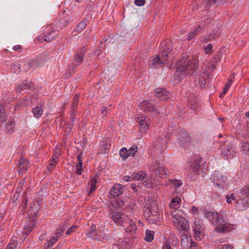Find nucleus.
<instances>
[{"label":"nucleus","instance_id":"5fc2aeb1","mask_svg":"<svg viewBox=\"0 0 249 249\" xmlns=\"http://www.w3.org/2000/svg\"><path fill=\"white\" fill-rule=\"evenodd\" d=\"M57 240V238L53 237L50 241L48 242V244L46 246V249H48L51 246H53Z\"/></svg>","mask_w":249,"mask_h":249},{"label":"nucleus","instance_id":"e2e57ef3","mask_svg":"<svg viewBox=\"0 0 249 249\" xmlns=\"http://www.w3.org/2000/svg\"><path fill=\"white\" fill-rule=\"evenodd\" d=\"M18 64L17 63H14L11 66V69L14 71L15 72H19L18 69Z\"/></svg>","mask_w":249,"mask_h":249},{"label":"nucleus","instance_id":"c03bdc74","mask_svg":"<svg viewBox=\"0 0 249 249\" xmlns=\"http://www.w3.org/2000/svg\"><path fill=\"white\" fill-rule=\"evenodd\" d=\"M172 50L170 47H164L162 52L160 53V55L162 57L165 55V58L167 59L168 54L171 52Z\"/></svg>","mask_w":249,"mask_h":249},{"label":"nucleus","instance_id":"c9c22d12","mask_svg":"<svg viewBox=\"0 0 249 249\" xmlns=\"http://www.w3.org/2000/svg\"><path fill=\"white\" fill-rule=\"evenodd\" d=\"M97 179L95 178H92L90 180V188L89 193V195L93 193L96 189V184L97 183Z\"/></svg>","mask_w":249,"mask_h":249},{"label":"nucleus","instance_id":"f257e3e1","mask_svg":"<svg viewBox=\"0 0 249 249\" xmlns=\"http://www.w3.org/2000/svg\"><path fill=\"white\" fill-rule=\"evenodd\" d=\"M198 66V56L196 54L192 57V58L188 60V57L186 55L180 58L176 63V75L179 76L181 75L180 79L182 77L181 73L184 74H188L190 70L193 72L197 70Z\"/></svg>","mask_w":249,"mask_h":249},{"label":"nucleus","instance_id":"774afa93","mask_svg":"<svg viewBox=\"0 0 249 249\" xmlns=\"http://www.w3.org/2000/svg\"><path fill=\"white\" fill-rule=\"evenodd\" d=\"M19 196V195L18 193H15V194L12 196V202L13 203L16 202V201L17 200V199H18Z\"/></svg>","mask_w":249,"mask_h":249},{"label":"nucleus","instance_id":"ea45409f","mask_svg":"<svg viewBox=\"0 0 249 249\" xmlns=\"http://www.w3.org/2000/svg\"><path fill=\"white\" fill-rule=\"evenodd\" d=\"M217 214L218 213H215L214 212L206 211L205 213V216L213 221V219L216 218V216H217Z\"/></svg>","mask_w":249,"mask_h":249},{"label":"nucleus","instance_id":"e433bc0d","mask_svg":"<svg viewBox=\"0 0 249 249\" xmlns=\"http://www.w3.org/2000/svg\"><path fill=\"white\" fill-rule=\"evenodd\" d=\"M75 111H71V115L70 118V121L69 122L68 125L70 128H72L74 125V122L76 119V117L75 115Z\"/></svg>","mask_w":249,"mask_h":249},{"label":"nucleus","instance_id":"49530a36","mask_svg":"<svg viewBox=\"0 0 249 249\" xmlns=\"http://www.w3.org/2000/svg\"><path fill=\"white\" fill-rule=\"evenodd\" d=\"M244 140L246 142H244V144L243 145V150L249 155V142H248V140L246 138Z\"/></svg>","mask_w":249,"mask_h":249},{"label":"nucleus","instance_id":"6e6d98bb","mask_svg":"<svg viewBox=\"0 0 249 249\" xmlns=\"http://www.w3.org/2000/svg\"><path fill=\"white\" fill-rule=\"evenodd\" d=\"M86 24L85 22L81 21L78 24V25L76 29L77 31L81 30L82 29H83V28H84L86 27Z\"/></svg>","mask_w":249,"mask_h":249},{"label":"nucleus","instance_id":"6e6552de","mask_svg":"<svg viewBox=\"0 0 249 249\" xmlns=\"http://www.w3.org/2000/svg\"><path fill=\"white\" fill-rule=\"evenodd\" d=\"M110 211L113 221L116 223L122 225L123 226H125L123 225V222H125L127 216L126 217L124 213L122 212L116 211L115 209H112Z\"/></svg>","mask_w":249,"mask_h":249},{"label":"nucleus","instance_id":"412c9836","mask_svg":"<svg viewBox=\"0 0 249 249\" xmlns=\"http://www.w3.org/2000/svg\"><path fill=\"white\" fill-rule=\"evenodd\" d=\"M85 49L84 48H82L77 52V53L75 55V62L78 63H81L82 62L83 57L85 55Z\"/></svg>","mask_w":249,"mask_h":249},{"label":"nucleus","instance_id":"ddd939ff","mask_svg":"<svg viewBox=\"0 0 249 249\" xmlns=\"http://www.w3.org/2000/svg\"><path fill=\"white\" fill-rule=\"evenodd\" d=\"M212 179L217 186L222 185L224 182L223 176L218 171L214 172L212 177Z\"/></svg>","mask_w":249,"mask_h":249},{"label":"nucleus","instance_id":"4c0bfd02","mask_svg":"<svg viewBox=\"0 0 249 249\" xmlns=\"http://www.w3.org/2000/svg\"><path fill=\"white\" fill-rule=\"evenodd\" d=\"M6 119V114L5 113V109L3 106L0 105V120L4 121Z\"/></svg>","mask_w":249,"mask_h":249},{"label":"nucleus","instance_id":"72a5a7b5","mask_svg":"<svg viewBox=\"0 0 249 249\" xmlns=\"http://www.w3.org/2000/svg\"><path fill=\"white\" fill-rule=\"evenodd\" d=\"M15 124L13 122L10 121L5 127V131L7 134H11L14 132Z\"/></svg>","mask_w":249,"mask_h":249},{"label":"nucleus","instance_id":"37998d69","mask_svg":"<svg viewBox=\"0 0 249 249\" xmlns=\"http://www.w3.org/2000/svg\"><path fill=\"white\" fill-rule=\"evenodd\" d=\"M154 233L151 231H146L145 240L151 242L153 239Z\"/></svg>","mask_w":249,"mask_h":249},{"label":"nucleus","instance_id":"bf43d9fd","mask_svg":"<svg viewBox=\"0 0 249 249\" xmlns=\"http://www.w3.org/2000/svg\"><path fill=\"white\" fill-rule=\"evenodd\" d=\"M149 122H150V120L148 117H144L141 121H138V123L140 124V125L141 124H144L145 123L146 124Z\"/></svg>","mask_w":249,"mask_h":249},{"label":"nucleus","instance_id":"b1692460","mask_svg":"<svg viewBox=\"0 0 249 249\" xmlns=\"http://www.w3.org/2000/svg\"><path fill=\"white\" fill-rule=\"evenodd\" d=\"M135 221H136V220ZM135 223L136 221H134L132 219L130 220L129 222V226L127 227L125 229L126 232H129L132 234L135 233L137 229V225Z\"/></svg>","mask_w":249,"mask_h":249},{"label":"nucleus","instance_id":"393cba45","mask_svg":"<svg viewBox=\"0 0 249 249\" xmlns=\"http://www.w3.org/2000/svg\"><path fill=\"white\" fill-rule=\"evenodd\" d=\"M180 201L181 199L179 197H176L174 198L169 204L170 207L175 210H178L177 209L180 206Z\"/></svg>","mask_w":249,"mask_h":249},{"label":"nucleus","instance_id":"f3484780","mask_svg":"<svg viewBox=\"0 0 249 249\" xmlns=\"http://www.w3.org/2000/svg\"><path fill=\"white\" fill-rule=\"evenodd\" d=\"M249 202L243 199H240L236 202V208L238 211L244 210L248 206Z\"/></svg>","mask_w":249,"mask_h":249},{"label":"nucleus","instance_id":"9b49d317","mask_svg":"<svg viewBox=\"0 0 249 249\" xmlns=\"http://www.w3.org/2000/svg\"><path fill=\"white\" fill-rule=\"evenodd\" d=\"M173 222L178 230L187 231L189 228V223L184 217L179 219L178 221H173Z\"/></svg>","mask_w":249,"mask_h":249},{"label":"nucleus","instance_id":"39448f33","mask_svg":"<svg viewBox=\"0 0 249 249\" xmlns=\"http://www.w3.org/2000/svg\"><path fill=\"white\" fill-rule=\"evenodd\" d=\"M167 61L165 55L163 57L160 55H155L153 56L149 61V66L152 69H157L162 64H164Z\"/></svg>","mask_w":249,"mask_h":249},{"label":"nucleus","instance_id":"4468645a","mask_svg":"<svg viewBox=\"0 0 249 249\" xmlns=\"http://www.w3.org/2000/svg\"><path fill=\"white\" fill-rule=\"evenodd\" d=\"M158 210V207L155 201L151 198H148L145 201V206L144 207V211L149 210L150 211H154V209Z\"/></svg>","mask_w":249,"mask_h":249},{"label":"nucleus","instance_id":"de8ad7c7","mask_svg":"<svg viewBox=\"0 0 249 249\" xmlns=\"http://www.w3.org/2000/svg\"><path fill=\"white\" fill-rule=\"evenodd\" d=\"M226 198L227 203L229 204H231L232 201L236 200L235 197L234 196V195L233 194H231L230 195H227Z\"/></svg>","mask_w":249,"mask_h":249},{"label":"nucleus","instance_id":"dca6fc26","mask_svg":"<svg viewBox=\"0 0 249 249\" xmlns=\"http://www.w3.org/2000/svg\"><path fill=\"white\" fill-rule=\"evenodd\" d=\"M146 176L145 172L141 171L138 172H134L132 175V179L134 180H142Z\"/></svg>","mask_w":249,"mask_h":249},{"label":"nucleus","instance_id":"c756f323","mask_svg":"<svg viewBox=\"0 0 249 249\" xmlns=\"http://www.w3.org/2000/svg\"><path fill=\"white\" fill-rule=\"evenodd\" d=\"M124 204V201L122 199H117L115 202H113L112 204V209H115L117 211V209H121Z\"/></svg>","mask_w":249,"mask_h":249},{"label":"nucleus","instance_id":"338daca9","mask_svg":"<svg viewBox=\"0 0 249 249\" xmlns=\"http://www.w3.org/2000/svg\"><path fill=\"white\" fill-rule=\"evenodd\" d=\"M196 35V33H195V32H191L188 36L187 40H190L193 38Z\"/></svg>","mask_w":249,"mask_h":249},{"label":"nucleus","instance_id":"20e7f679","mask_svg":"<svg viewBox=\"0 0 249 249\" xmlns=\"http://www.w3.org/2000/svg\"><path fill=\"white\" fill-rule=\"evenodd\" d=\"M215 219L216 231L219 232H224L229 231V227L224 219L223 213H218L217 216Z\"/></svg>","mask_w":249,"mask_h":249},{"label":"nucleus","instance_id":"680f3d73","mask_svg":"<svg viewBox=\"0 0 249 249\" xmlns=\"http://www.w3.org/2000/svg\"><path fill=\"white\" fill-rule=\"evenodd\" d=\"M199 168V163L196 162L192 166V168L193 171L196 172L198 170Z\"/></svg>","mask_w":249,"mask_h":249},{"label":"nucleus","instance_id":"c85d7f7f","mask_svg":"<svg viewBox=\"0 0 249 249\" xmlns=\"http://www.w3.org/2000/svg\"><path fill=\"white\" fill-rule=\"evenodd\" d=\"M18 68L19 72L26 71L30 68V64L24 62H21L18 64Z\"/></svg>","mask_w":249,"mask_h":249},{"label":"nucleus","instance_id":"a18cd8bd","mask_svg":"<svg viewBox=\"0 0 249 249\" xmlns=\"http://www.w3.org/2000/svg\"><path fill=\"white\" fill-rule=\"evenodd\" d=\"M239 194H243L245 197L249 199V186L244 187L242 190H240Z\"/></svg>","mask_w":249,"mask_h":249},{"label":"nucleus","instance_id":"1a4fd4ad","mask_svg":"<svg viewBox=\"0 0 249 249\" xmlns=\"http://www.w3.org/2000/svg\"><path fill=\"white\" fill-rule=\"evenodd\" d=\"M155 96L161 101L167 100L171 97V93L164 88H159L155 89Z\"/></svg>","mask_w":249,"mask_h":249},{"label":"nucleus","instance_id":"052dcab7","mask_svg":"<svg viewBox=\"0 0 249 249\" xmlns=\"http://www.w3.org/2000/svg\"><path fill=\"white\" fill-rule=\"evenodd\" d=\"M101 113L104 116H106L107 113V107H102L101 109Z\"/></svg>","mask_w":249,"mask_h":249},{"label":"nucleus","instance_id":"f03ea898","mask_svg":"<svg viewBox=\"0 0 249 249\" xmlns=\"http://www.w3.org/2000/svg\"><path fill=\"white\" fill-rule=\"evenodd\" d=\"M194 236L196 240H200L205 235V227L202 220L196 218L193 225Z\"/></svg>","mask_w":249,"mask_h":249},{"label":"nucleus","instance_id":"3c124183","mask_svg":"<svg viewBox=\"0 0 249 249\" xmlns=\"http://www.w3.org/2000/svg\"><path fill=\"white\" fill-rule=\"evenodd\" d=\"M218 35H216L215 33H211L208 36H207L203 40V41H207L210 40L212 39L215 38V37H217Z\"/></svg>","mask_w":249,"mask_h":249},{"label":"nucleus","instance_id":"8fccbe9b","mask_svg":"<svg viewBox=\"0 0 249 249\" xmlns=\"http://www.w3.org/2000/svg\"><path fill=\"white\" fill-rule=\"evenodd\" d=\"M232 84L231 80H230L226 84L224 88L223 93L226 94L228 91V90L229 89V88L231 87Z\"/></svg>","mask_w":249,"mask_h":249},{"label":"nucleus","instance_id":"9d476101","mask_svg":"<svg viewBox=\"0 0 249 249\" xmlns=\"http://www.w3.org/2000/svg\"><path fill=\"white\" fill-rule=\"evenodd\" d=\"M221 149L222 156L228 159L233 158L235 154L234 147L231 144H228L223 147H221Z\"/></svg>","mask_w":249,"mask_h":249},{"label":"nucleus","instance_id":"79ce46f5","mask_svg":"<svg viewBox=\"0 0 249 249\" xmlns=\"http://www.w3.org/2000/svg\"><path fill=\"white\" fill-rule=\"evenodd\" d=\"M150 125V122L144 124H141L139 126V129L142 133H145L149 129Z\"/></svg>","mask_w":249,"mask_h":249},{"label":"nucleus","instance_id":"a878e982","mask_svg":"<svg viewBox=\"0 0 249 249\" xmlns=\"http://www.w3.org/2000/svg\"><path fill=\"white\" fill-rule=\"evenodd\" d=\"M171 215L172 217L175 219L174 221H178L179 219L183 217V213L180 210H175L172 212Z\"/></svg>","mask_w":249,"mask_h":249},{"label":"nucleus","instance_id":"7c9ffc66","mask_svg":"<svg viewBox=\"0 0 249 249\" xmlns=\"http://www.w3.org/2000/svg\"><path fill=\"white\" fill-rule=\"evenodd\" d=\"M32 112L36 118H39L43 113V109L42 107H36L32 109Z\"/></svg>","mask_w":249,"mask_h":249},{"label":"nucleus","instance_id":"2f4dec72","mask_svg":"<svg viewBox=\"0 0 249 249\" xmlns=\"http://www.w3.org/2000/svg\"><path fill=\"white\" fill-rule=\"evenodd\" d=\"M120 155L124 160H125L128 156H131V152H128V150L124 147L120 150Z\"/></svg>","mask_w":249,"mask_h":249},{"label":"nucleus","instance_id":"cd10ccee","mask_svg":"<svg viewBox=\"0 0 249 249\" xmlns=\"http://www.w3.org/2000/svg\"><path fill=\"white\" fill-rule=\"evenodd\" d=\"M227 0H204V2L206 7H211L213 5L219 4V3L225 2Z\"/></svg>","mask_w":249,"mask_h":249},{"label":"nucleus","instance_id":"f704fd0d","mask_svg":"<svg viewBox=\"0 0 249 249\" xmlns=\"http://www.w3.org/2000/svg\"><path fill=\"white\" fill-rule=\"evenodd\" d=\"M168 182L170 184H172L173 185V187L175 189L177 188L182 184V182L180 180L175 179H169L168 180Z\"/></svg>","mask_w":249,"mask_h":249},{"label":"nucleus","instance_id":"a19ab883","mask_svg":"<svg viewBox=\"0 0 249 249\" xmlns=\"http://www.w3.org/2000/svg\"><path fill=\"white\" fill-rule=\"evenodd\" d=\"M78 102L79 96L78 95H76L73 98V101L71 104L72 111L76 110Z\"/></svg>","mask_w":249,"mask_h":249},{"label":"nucleus","instance_id":"6ab92c4d","mask_svg":"<svg viewBox=\"0 0 249 249\" xmlns=\"http://www.w3.org/2000/svg\"><path fill=\"white\" fill-rule=\"evenodd\" d=\"M39 208V205L38 202H33L31 203L28 213H30V215L33 214V216H35Z\"/></svg>","mask_w":249,"mask_h":249},{"label":"nucleus","instance_id":"09e8293b","mask_svg":"<svg viewBox=\"0 0 249 249\" xmlns=\"http://www.w3.org/2000/svg\"><path fill=\"white\" fill-rule=\"evenodd\" d=\"M213 46L212 44H209L204 48L205 52L206 54H210L213 53Z\"/></svg>","mask_w":249,"mask_h":249},{"label":"nucleus","instance_id":"4d7b16f0","mask_svg":"<svg viewBox=\"0 0 249 249\" xmlns=\"http://www.w3.org/2000/svg\"><path fill=\"white\" fill-rule=\"evenodd\" d=\"M191 213L196 216L198 215V209L197 207L196 206H193L192 207L191 210Z\"/></svg>","mask_w":249,"mask_h":249},{"label":"nucleus","instance_id":"0e129e2a","mask_svg":"<svg viewBox=\"0 0 249 249\" xmlns=\"http://www.w3.org/2000/svg\"><path fill=\"white\" fill-rule=\"evenodd\" d=\"M149 187H152V188H154L157 190H160L161 188V186L160 184H151V186H149Z\"/></svg>","mask_w":249,"mask_h":249},{"label":"nucleus","instance_id":"2eb2a0df","mask_svg":"<svg viewBox=\"0 0 249 249\" xmlns=\"http://www.w3.org/2000/svg\"><path fill=\"white\" fill-rule=\"evenodd\" d=\"M30 164L28 161L24 159H21L19 160L18 171L19 173L23 174L29 167Z\"/></svg>","mask_w":249,"mask_h":249},{"label":"nucleus","instance_id":"aec40b11","mask_svg":"<svg viewBox=\"0 0 249 249\" xmlns=\"http://www.w3.org/2000/svg\"><path fill=\"white\" fill-rule=\"evenodd\" d=\"M25 181H21L17 188L16 193L19 194H22V196L24 197L26 194L27 186L24 185Z\"/></svg>","mask_w":249,"mask_h":249},{"label":"nucleus","instance_id":"473e14b6","mask_svg":"<svg viewBox=\"0 0 249 249\" xmlns=\"http://www.w3.org/2000/svg\"><path fill=\"white\" fill-rule=\"evenodd\" d=\"M190 140V137L188 136L185 133H183L182 134V136H181L180 138V141L181 144H182L183 146H185L186 144H187Z\"/></svg>","mask_w":249,"mask_h":249},{"label":"nucleus","instance_id":"f8f14e48","mask_svg":"<svg viewBox=\"0 0 249 249\" xmlns=\"http://www.w3.org/2000/svg\"><path fill=\"white\" fill-rule=\"evenodd\" d=\"M124 191V187L120 184H115L110 191L111 196L115 197L122 194Z\"/></svg>","mask_w":249,"mask_h":249},{"label":"nucleus","instance_id":"13d9d810","mask_svg":"<svg viewBox=\"0 0 249 249\" xmlns=\"http://www.w3.org/2000/svg\"><path fill=\"white\" fill-rule=\"evenodd\" d=\"M77 228L76 226H73L71 227L69 230L66 231V234L67 235H70L72 232H74L75 229Z\"/></svg>","mask_w":249,"mask_h":249},{"label":"nucleus","instance_id":"bb28decb","mask_svg":"<svg viewBox=\"0 0 249 249\" xmlns=\"http://www.w3.org/2000/svg\"><path fill=\"white\" fill-rule=\"evenodd\" d=\"M36 216L31 217L28 221L27 227L29 228V232H31L36 224Z\"/></svg>","mask_w":249,"mask_h":249},{"label":"nucleus","instance_id":"603ef678","mask_svg":"<svg viewBox=\"0 0 249 249\" xmlns=\"http://www.w3.org/2000/svg\"><path fill=\"white\" fill-rule=\"evenodd\" d=\"M17 247V243L13 240L8 245L5 249H15Z\"/></svg>","mask_w":249,"mask_h":249},{"label":"nucleus","instance_id":"5701e85b","mask_svg":"<svg viewBox=\"0 0 249 249\" xmlns=\"http://www.w3.org/2000/svg\"><path fill=\"white\" fill-rule=\"evenodd\" d=\"M82 154L81 153L78 156H77V160L78 161V163L76 164V173L78 175H81L82 173V165H83V161L82 160Z\"/></svg>","mask_w":249,"mask_h":249},{"label":"nucleus","instance_id":"423d86ee","mask_svg":"<svg viewBox=\"0 0 249 249\" xmlns=\"http://www.w3.org/2000/svg\"><path fill=\"white\" fill-rule=\"evenodd\" d=\"M144 215L146 219L150 223H157L160 220V214L158 210L154 209V211H144Z\"/></svg>","mask_w":249,"mask_h":249},{"label":"nucleus","instance_id":"58836bf2","mask_svg":"<svg viewBox=\"0 0 249 249\" xmlns=\"http://www.w3.org/2000/svg\"><path fill=\"white\" fill-rule=\"evenodd\" d=\"M28 200L26 197H25L24 199L22 201V203L20 205L19 209L20 210V212L22 213H24L26 212V206L27 204Z\"/></svg>","mask_w":249,"mask_h":249},{"label":"nucleus","instance_id":"0eeeda50","mask_svg":"<svg viewBox=\"0 0 249 249\" xmlns=\"http://www.w3.org/2000/svg\"><path fill=\"white\" fill-rule=\"evenodd\" d=\"M139 106L146 113L151 114L153 112H155L157 114L160 113L159 110L149 101L144 100L141 102L139 104Z\"/></svg>","mask_w":249,"mask_h":249},{"label":"nucleus","instance_id":"4be33fe9","mask_svg":"<svg viewBox=\"0 0 249 249\" xmlns=\"http://www.w3.org/2000/svg\"><path fill=\"white\" fill-rule=\"evenodd\" d=\"M60 156V154L58 152H56L53 156V158L52 160L50 161V163L47 166L48 170H51L55 166L57 163V160Z\"/></svg>","mask_w":249,"mask_h":249},{"label":"nucleus","instance_id":"864d4df0","mask_svg":"<svg viewBox=\"0 0 249 249\" xmlns=\"http://www.w3.org/2000/svg\"><path fill=\"white\" fill-rule=\"evenodd\" d=\"M128 150V152H131V156L133 157L134 156L135 153L138 151V147L136 145H133Z\"/></svg>","mask_w":249,"mask_h":249},{"label":"nucleus","instance_id":"a211bd4d","mask_svg":"<svg viewBox=\"0 0 249 249\" xmlns=\"http://www.w3.org/2000/svg\"><path fill=\"white\" fill-rule=\"evenodd\" d=\"M198 100L193 95L189 97L187 104L193 109H195L196 106L198 105Z\"/></svg>","mask_w":249,"mask_h":249},{"label":"nucleus","instance_id":"7ed1b4c3","mask_svg":"<svg viewBox=\"0 0 249 249\" xmlns=\"http://www.w3.org/2000/svg\"><path fill=\"white\" fill-rule=\"evenodd\" d=\"M151 169L154 174L160 178H165L169 174V171L163 166L159 161H155L151 166Z\"/></svg>","mask_w":249,"mask_h":249},{"label":"nucleus","instance_id":"69168bd1","mask_svg":"<svg viewBox=\"0 0 249 249\" xmlns=\"http://www.w3.org/2000/svg\"><path fill=\"white\" fill-rule=\"evenodd\" d=\"M145 3V0H135V3L138 6H142Z\"/></svg>","mask_w":249,"mask_h":249}]
</instances>
